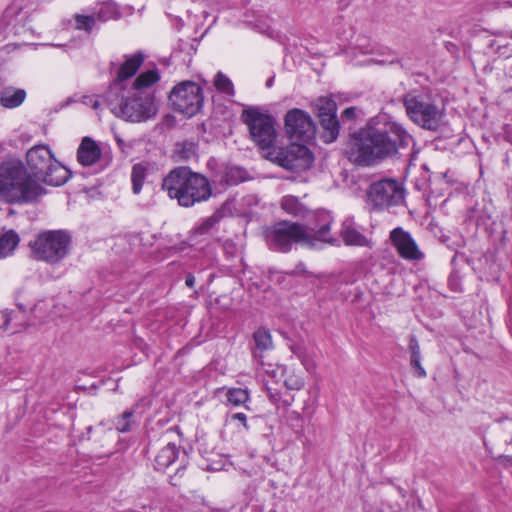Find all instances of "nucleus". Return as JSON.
<instances>
[{
    "instance_id": "nucleus-1",
    "label": "nucleus",
    "mask_w": 512,
    "mask_h": 512,
    "mask_svg": "<svg viewBox=\"0 0 512 512\" xmlns=\"http://www.w3.org/2000/svg\"><path fill=\"white\" fill-rule=\"evenodd\" d=\"M416 140L407 127L387 113H379L350 134L349 145L354 161L360 166H375L404 157Z\"/></svg>"
},
{
    "instance_id": "nucleus-2",
    "label": "nucleus",
    "mask_w": 512,
    "mask_h": 512,
    "mask_svg": "<svg viewBox=\"0 0 512 512\" xmlns=\"http://www.w3.org/2000/svg\"><path fill=\"white\" fill-rule=\"evenodd\" d=\"M161 188L182 207H192L208 200L212 195L209 180L188 166L170 170L163 178Z\"/></svg>"
},
{
    "instance_id": "nucleus-3",
    "label": "nucleus",
    "mask_w": 512,
    "mask_h": 512,
    "mask_svg": "<svg viewBox=\"0 0 512 512\" xmlns=\"http://www.w3.org/2000/svg\"><path fill=\"white\" fill-rule=\"evenodd\" d=\"M103 99L116 117L134 123L145 122L158 112L154 92H134L115 86L105 91Z\"/></svg>"
},
{
    "instance_id": "nucleus-4",
    "label": "nucleus",
    "mask_w": 512,
    "mask_h": 512,
    "mask_svg": "<svg viewBox=\"0 0 512 512\" xmlns=\"http://www.w3.org/2000/svg\"><path fill=\"white\" fill-rule=\"evenodd\" d=\"M46 193L37 179L21 163L0 165V194L13 203H31Z\"/></svg>"
},
{
    "instance_id": "nucleus-5",
    "label": "nucleus",
    "mask_w": 512,
    "mask_h": 512,
    "mask_svg": "<svg viewBox=\"0 0 512 512\" xmlns=\"http://www.w3.org/2000/svg\"><path fill=\"white\" fill-rule=\"evenodd\" d=\"M27 168L34 178L50 186H61L71 177V171L57 161L49 146L35 145L26 153Z\"/></svg>"
},
{
    "instance_id": "nucleus-6",
    "label": "nucleus",
    "mask_w": 512,
    "mask_h": 512,
    "mask_svg": "<svg viewBox=\"0 0 512 512\" xmlns=\"http://www.w3.org/2000/svg\"><path fill=\"white\" fill-rule=\"evenodd\" d=\"M72 236L66 230H46L40 232L29 243L31 255L35 260L55 265L69 254Z\"/></svg>"
},
{
    "instance_id": "nucleus-7",
    "label": "nucleus",
    "mask_w": 512,
    "mask_h": 512,
    "mask_svg": "<svg viewBox=\"0 0 512 512\" xmlns=\"http://www.w3.org/2000/svg\"><path fill=\"white\" fill-rule=\"evenodd\" d=\"M404 185L396 178L385 177L373 181L365 193V202L371 212H383L405 202Z\"/></svg>"
},
{
    "instance_id": "nucleus-8",
    "label": "nucleus",
    "mask_w": 512,
    "mask_h": 512,
    "mask_svg": "<svg viewBox=\"0 0 512 512\" xmlns=\"http://www.w3.org/2000/svg\"><path fill=\"white\" fill-rule=\"evenodd\" d=\"M241 120L247 126L251 141L266 153L275 147L277 121L274 116L263 113L258 107L244 109Z\"/></svg>"
},
{
    "instance_id": "nucleus-9",
    "label": "nucleus",
    "mask_w": 512,
    "mask_h": 512,
    "mask_svg": "<svg viewBox=\"0 0 512 512\" xmlns=\"http://www.w3.org/2000/svg\"><path fill=\"white\" fill-rule=\"evenodd\" d=\"M402 103L414 124L429 131L439 129L444 112L434 102L421 94L408 92L403 96Z\"/></svg>"
},
{
    "instance_id": "nucleus-10",
    "label": "nucleus",
    "mask_w": 512,
    "mask_h": 512,
    "mask_svg": "<svg viewBox=\"0 0 512 512\" xmlns=\"http://www.w3.org/2000/svg\"><path fill=\"white\" fill-rule=\"evenodd\" d=\"M265 237L270 248L275 251L287 253L294 244H308L312 246V235L298 222L282 220L274 223L265 231Z\"/></svg>"
},
{
    "instance_id": "nucleus-11",
    "label": "nucleus",
    "mask_w": 512,
    "mask_h": 512,
    "mask_svg": "<svg viewBox=\"0 0 512 512\" xmlns=\"http://www.w3.org/2000/svg\"><path fill=\"white\" fill-rule=\"evenodd\" d=\"M168 100L174 111L191 118L198 114L203 107V89L194 81L184 80L173 86Z\"/></svg>"
},
{
    "instance_id": "nucleus-12",
    "label": "nucleus",
    "mask_w": 512,
    "mask_h": 512,
    "mask_svg": "<svg viewBox=\"0 0 512 512\" xmlns=\"http://www.w3.org/2000/svg\"><path fill=\"white\" fill-rule=\"evenodd\" d=\"M264 157L286 170L297 173L310 169L314 161L309 148L296 143L286 147H274L265 153Z\"/></svg>"
},
{
    "instance_id": "nucleus-13",
    "label": "nucleus",
    "mask_w": 512,
    "mask_h": 512,
    "mask_svg": "<svg viewBox=\"0 0 512 512\" xmlns=\"http://www.w3.org/2000/svg\"><path fill=\"white\" fill-rule=\"evenodd\" d=\"M284 128L289 139L310 143L316 135V125L310 114L302 109H290L284 117Z\"/></svg>"
},
{
    "instance_id": "nucleus-14",
    "label": "nucleus",
    "mask_w": 512,
    "mask_h": 512,
    "mask_svg": "<svg viewBox=\"0 0 512 512\" xmlns=\"http://www.w3.org/2000/svg\"><path fill=\"white\" fill-rule=\"evenodd\" d=\"M333 217L326 210H318L309 214L304 226L305 230L312 235V246L314 241H321L332 245H339L336 238L330 236Z\"/></svg>"
},
{
    "instance_id": "nucleus-15",
    "label": "nucleus",
    "mask_w": 512,
    "mask_h": 512,
    "mask_svg": "<svg viewBox=\"0 0 512 512\" xmlns=\"http://www.w3.org/2000/svg\"><path fill=\"white\" fill-rule=\"evenodd\" d=\"M389 239L402 259L407 261H421L424 259L425 255L419 249L412 235L402 227L394 228L390 232Z\"/></svg>"
},
{
    "instance_id": "nucleus-16",
    "label": "nucleus",
    "mask_w": 512,
    "mask_h": 512,
    "mask_svg": "<svg viewBox=\"0 0 512 512\" xmlns=\"http://www.w3.org/2000/svg\"><path fill=\"white\" fill-rule=\"evenodd\" d=\"M145 56L141 51L133 55H125V61L120 65L116 78L110 84L109 88L126 89L125 81L134 76L144 62Z\"/></svg>"
},
{
    "instance_id": "nucleus-17",
    "label": "nucleus",
    "mask_w": 512,
    "mask_h": 512,
    "mask_svg": "<svg viewBox=\"0 0 512 512\" xmlns=\"http://www.w3.org/2000/svg\"><path fill=\"white\" fill-rule=\"evenodd\" d=\"M247 179V171L239 166L225 165L213 174V181L221 186H235Z\"/></svg>"
},
{
    "instance_id": "nucleus-18",
    "label": "nucleus",
    "mask_w": 512,
    "mask_h": 512,
    "mask_svg": "<svg viewBox=\"0 0 512 512\" xmlns=\"http://www.w3.org/2000/svg\"><path fill=\"white\" fill-rule=\"evenodd\" d=\"M340 236L347 246H369V240L358 230L353 218H346L342 222Z\"/></svg>"
},
{
    "instance_id": "nucleus-19",
    "label": "nucleus",
    "mask_w": 512,
    "mask_h": 512,
    "mask_svg": "<svg viewBox=\"0 0 512 512\" xmlns=\"http://www.w3.org/2000/svg\"><path fill=\"white\" fill-rule=\"evenodd\" d=\"M101 157V149L90 137H84L77 150V160L83 166H92Z\"/></svg>"
},
{
    "instance_id": "nucleus-20",
    "label": "nucleus",
    "mask_w": 512,
    "mask_h": 512,
    "mask_svg": "<svg viewBox=\"0 0 512 512\" xmlns=\"http://www.w3.org/2000/svg\"><path fill=\"white\" fill-rule=\"evenodd\" d=\"M183 451L185 450L178 447L175 443L167 442L155 457V469L165 470L176 460L181 461Z\"/></svg>"
},
{
    "instance_id": "nucleus-21",
    "label": "nucleus",
    "mask_w": 512,
    "mask_h": 512,
    "mask_svg": "<svg viewBox=\"0 0 512 512\" xmlns=\"http://www.w3.org/2000/svg\"><path fill=\"white\" fill-rule=\"evenodd\" d=\"M26 98L24 89L5 87L0 91V104L8 109L19 107Z\"/></svg>"
},
{
    "instance_id": "nucleus-22",
    "label": "nucleus",
    "mask_w": 512,
    "mask_h": 512,
    "mask_svg": "<svg viewBox=\"0 0 512 512\" xmlns=\"http://www.w3.org/2000/svg\"><path fill=\"white\" fill-rule=\"evenodd\" d=\"M160 80L157 68L146 70L140 73L134 80L130 90L134 92H152L149 90Z\"/></svg>"
},
{
    "instance_id": "nucleus-23",
    "label": "nucleus",
    "mask_w": 512,
    "mask_h": 512,
    "mask_svg": "<svg viewBox=\"0 0 512 512\" xmlns=\"http://www.w3.org/2000/svg\"><path fill=\"white\" fill-rule=\"evenodd\" d=\"M408 348L410 352V366L414 376L418 378L426 377V371L421 365L420 345L415 335L410 336Z\"/></svg>"
},
{
    "instance_id": "nucleus-24",
    "label": "nucleus",
    "mask_w": 512,
    "mask_h": 512,
    "mask_svg": "<svg viewBox=\"0 0 512 512\" xmlns=\"http://www.w3.org/2000/svg\"><path fill=\"white\" fill-rule=\"evenodd\" d=\"M254 349L253 357L257 360H261L262 353L272 348V338L270 332L265 328H259L253 333Z\"/></svg>"
},
{
    "instance_id": "nucleus-25",
    "label": "nucleus",
    "mask_w": 512,
    "mask_h": 512,
    "mask_svg": "<svg viewBox=\"0 0 512 512\" xmlns=\"http://www.w3.org/2000/svg\"><path fill=\"white\" fill-rule=\"evenodd\" d=\"M320 125L323 129L321 138L325 143L334 142L339 135L340 123L336 116L319 118Z\"/></svg>"
},
{
    "instance_id": "nucleus-26",
    "label": "nucleus",
    "mask_w": 512,
    "mask_h": 512,
    "mask_svg": "<svg viewBox=\"0 0 512 512\" xmlns=\"http://www.w3.org/2000/svg\"><path fill=\"white\" fill-rule=\"evenodd\" d=\"M313 106L318 119L337 115V104L332 97H319L315 100Z\"/></svg>"
},
{
    "instance_id": "nucleus-27",
    "label": "nucleus",
    "mask_w": 512,
    "mask_h": 512,
    "mask_svg": "<svg viewBox=\"0 0 512 512\" xmlns=\"http://www.w3.org/2000/svg\"><path fill=\"white\" fill-rule=\"evenodd\" d=\"M197 155V145L193 141L177 142L173 151L176 161H188Z\"/></svg>"
},
{
    "instance_id": "nucleus-28",
    "label": "nucleus",
    "mask_w": 512,
    "mask_h": 512,
    "mask_svg": "<svg viewBox=\"0 0 512 512\" xmlns=\"http://www.w3.org/2000/svg\"><path fill=\"white\" fill-rule=\"evenodd\" d=\"M19 235L14 230H9L0 236V258L11 254L18 246Z\"/></svg>"
},
{
    "instance_id": "nucleus-29",
    "label": "nucleus",
    "mask_w": 512,
    "mask_h": 512,
    "mask_svg": "<svg viewBox=\"0 0 512 512\" xmlns=\"http://www.w3.org/2000/svg\"><path fill=\"white\" fill-rule=\"evenodd\" d=\"M250 400V394L247 389L228 388L226 391L227 404L232 406H241Z\"/></svg>"
},
{
    "instance_id": "nucleus-30",
    "label": "nucleus",
    "mask_w": 512,
    "mask_h": 512,
    "mask_svg": "<svg viewBox=\"0 0 512 512\" xmlns=\"http://www.w3.org/2000/svg\"><path fill=\"white\" fill-rule=\"evenodd\" d=\"M281 208L293 216H304V206L295 196H285L281 201Z\"/></svg>"
},
{
    "instance_id": "nucleus-31",
    "label": "nucleus",
    "mask_w": 512,
    "mask_h": 512,
    "mask_svg": "<svg viewBox=\"0 0 512 512\" xmlns=\"http://www.w3.org/2000/svg\"><path fill=\"white\" fill-rule=\"evenodd\" d=\"M76 30L84 31L87 34H91L94 28L96 27L97 19L95 15H82L75 14L74 15Z\"/></svg>"
},
{
    "instance_id": "nucleus-32",
    "label": "nucleus",
    "mask_w": 512,
    "mask_h": 512,
    "mask_svg": "<svg viewBox=\"0 0 512 512\" xmlns=\"http://www.w3.org/2000/svg\"><path fill=\"white\" fill-rule=\"evenodd\" d=\"M145 177L146 167L139 163L135 164L132 167L131 172L132 191L134 194H139L141 192Z\"/></svg>"
},
{
    "instance_id": "nucleus-33",
    "label": "nucleus",
    "mask_w": 512,
    "mask_h": 512,
    "mask_svg": "<svg viewBox=\"0 0 512 512\" xmlns=\"http://www.w3.org/2000/svg\"><path fill=\"white\" fill-rule=\"evenodd\" d=\"M134 411L126 410L115 418L114 426L119 433L129 432L133 424Z\"/></svg>"
},
{
    "instance_id": "nucleus-34",
    "label": "nucleus",
    "mask_w": 512,
    "mask_h": 512,
    "mask_svg": "<svg viewBox=\"0 0 512 512\" xmlns=\"http://www.w3.org/2000/svg\"><path fill=\"white\" fill-rule=\"evenodd\" d=\"M215 88L228 96H234L235 90L232 81L222 72H218L214 79Z\"/></svg>"
},
{
    "instance_id": "nucleus-35",
    "label": "nucleus",
    "mask_w": 512,
    "mask_h": 512,
    "mask_svg": "<svg viewBox=\"0 0 512 512\" xmlns=\"http://www.w3.org/2000/svg\"><path fill=\"white\" fill-rule=\"evenodd\" d=\"M304 384V379L294 372L289 373L284 379V385L289 390H301Z\"/></svg>"
},
{
    "instance_id": "nucleus-36",
    "label": "nucleus",
    "mask_w": 512,
    "mask_h": 512,
    "mask_svg": "<svg viewBox=\"0 0 512 512\" xmlns=\"http://www.w3.org/2000/svg\"><path fill=\"white\" fill-rule=\"evenodd\" d=\"M221 219L219 213H214L210 217L206 218L200 225H198L195 229L197 234H205L211 228H213Z\"/></svg>"
},
{
    "instance_id": "nucleus-37",
    "label": "nucleus",
    "mask_w": 512,
    "mask_h": 512,
    "mask_svg": "<svg viewBox=\"0 0 512 512\" xmlns=\"http://www.w3.org/2000/svg\"><path fill=\"white\" fill-rule=\"evenodd\" d=\"M116 14V8L112 3H105L100 10L95 14V17L100 22H105L111 19Z\"/></svg>"
},
{
    "instance_id": "nucleus-38",
    "label": "nucleus",
    "mask_w": 512,
    "mask_h": 512,
    "mask_svg": "<svg viewBox=\"0 0 512 512\" xmlns=\"http://www.w3.org/2000/svg\"><path fill=\"white\" fill-rule=\"evenodd\" d=\"M188 464V456L186 451H183V456L181 458V466L176 470L174 475H171L169 478V482L173 486L180 485L179 479L184 475V471L186 465Z\"/></svg>"
},
{
    "instance_id": "nucleus-39",
    "label": "nucleus",
    "mask_w": 512,
    "mask_h": 512,
    "mask_svg": "<svg viewBox=\"0 0 512 512\" xmlns=\"http://www.w3.org/2000/svg\"><path fill=\"white\" fill-rule=\"evenodd\" d=\"M489 46L501 57L508 58L512 55V48H510L507 44L501 45L496 40H492Z\"/></svg>"
},
{
    "instance_id": "nucleus-40",
    "label": "nucleus",
    "mask_w": 512,
    "mask_h": 512,
    "mask_svg": "<svg viewBox=\"0 0 512 512\" xmlns=\"http://www.w3.org/2000/svg\"><path fill=\"white\" fill-rule=\"evenodd\" d=\"M222 248H223V251H224L225 255L228 258L234 257L236 255V253H237V246L230 239H227V240L223 241Z\"/></svg>"
},
{
    "instance_id": "nucleus-41",
    "label": "nucleus",
    "mask_w": 512,
    "mask_h": 512,
    "mask_svg": "<svg viewBox=\"0 0 512 512\" xmlns=\"http://www.w3.org/2000/svg\"><path fill=\"white\" fill-rule=\"evenodd\" d=\"M266 391H267V396L269 398V400L275 404V405H280V401H281V393L278 389L276 388H273L271 386H266Z\"/></svg>"
},
{
    "instance_id": "nucleus-42",
    "label": "nucleus",
    "mask_w": 512,
    "mask_h": 512,
    "mask_svg": "<svg viewBox=\"0 0 512 512\" xmlns=\"http://www.w3.org/2000/svg\"><path fill=\"white\" fill-rule=\"evenodd\" d=\"M301 364L304 366V368L306 369V371L308 372H313L316 368V364L314 362V360L307 354L305 353L303 356H301L299 358Z\"/></svg>"
},
{
    "instance_id": "nucleus-43",
    "label": "nucleus",
    "mask_w": 512,
    "mask_h": 512,
    "mask_svg": "<svg viewBox=\"0 0 512 512\" xmlns=\"http://www.w3.org/2000/svg\"><path fill=\"white\" fill-rule=\"evenodd\" d=\"M231 420L238 421L246 431H248L250 429V426L248 425V422H247V416L245 413H242V412L234 413L231 415Z\"/></svg>"
},
{
    "instance_id": "nucleus-44",
    "label": "nucleus",
    "mask_w": 512,
    "mask_h": 512,
    "mask_svg": "<svg viewBox=\"0 0 512 512\" xmlns=\"http://www.w3.org/2000/svg\"><path fill=\"white\" fill-rule=\"evenodd\" d=\"M290 350L298 359L306 353L305 349L300 344H292Z\"/></svg>"
},
{
    "instance_id": "nucleus-45",
    "label": "nucleus",
    "mask_w": 512,
    "mask_h": 512,
    "mask_svg": "<svg viewBox=\"0 0 512 512\" xmlns=\"http://www.w3.org/2000/svg\"><path fill=\"white\" fill-rule=\"evenodd\" d=\"M356 115L354 107H348L343 110L341 117L346 119H353Z\"/></svg>"
},
{
    "instance_id": "nucleus-46",
    "label": "nucleus",
    "mask_w": 512,
    "mask_h": 512,
    "mask_svg": "<svg viewBox=\"0 0 512 512\" xmlns=\"http://www.w3.org/2000/svg\"><path fill=\"white\" fill-rule=\"evenodd\" d=\"M286 369L284 367H278L277 369L273 370H266V373L269 374L272 378H276L277 374L280 373L281 376H283Z\"/></svg>"
},
{
    "instance_id": "nucleus-47",
    "label": "nucleus",
    "mask_w": 512,
    "mask_h": 512,
    "mask_svg": "<svg viewBox=\"0 0 512 512\" xmlns=\"http://www.w3.org/2000/svg\"><path fill=\"white\" fill-rule=\"evenodd\" d=\"M185 284L186 286H188L189 288H194L195 286V277L192 273H188L185 277Z\"/></svg>"
},
{
    "instance_id": "nucleus-48",
    "label": "nucleus",
    "mask_w": 512,
    "mask_h": 512,
    "mask_svg": "<svg viewBox=\"0 0 512 512\" xmlns=\"http://www.w3.org/2000/svg\"><path fill=\"white\" fill-rule=\"evenodd\" d=\"M293 400H294L293 396H289V398H285V399L281 398L280 405H282L284 407H289L292 404Z\"/></svg>"
},
{
    "instance_id": "nucleus-49",
    "label": "nucleus",
    "mask_w": 512,
    "mask_h": 512,
    "mask_svg": "<svg viewBox=\"0 0 512 512\" xmlns=\"http://www.w3.org/2000/svg\"><path fill=\"white\" fill-rule=\"evenodd\" d=\"M103 96H104V94H103L102 96H100V99H96V100L94 101V103H93V105H92V107H93L94 109H97V108H98L100 105H102V104L106 105V103L104 102Z\"/></svg>"
},
{
    "instance_id": "nucleus-50",
    "label": "nucleus",
    "mask_w": 512,
    "mask_h": 512,
    "mask_svg": "<svg viewBox=\"0 0 512 512\" xmlns=\"http://www.w3.org/2000/svg\"><path fill=\"white\" fill-rule=\"evenodd\" d=\"M3 317L5 318V321H4V326L5 328L7 327L8 323L10 322V313L8 312H5L3 314Z\"/></svg>"
},
{
    "instance_id": "nucleus-51",
    "label": "nucleus",
    "mask_w": 512,
    "mask_h": 512,
    "mask_svg": "<svg viewBox=\"0 0 512 512\" xmlns=\"http://www.w3.org/2000/svg\"><path fill=\"white\" fill-rule=\"evenodd\" d=\"M398 492L402 495V497H405V491L401 487H397Z\"/></svg>"
},
{
    "instance_id": "nucleus-52",
    "label": "nucleus",
    "mask_w": 512,
    "mask_h": 512,
    "mask_svg": "<svg viewBox=\"0 0 512 512\" xmlns=\"http://www.w3.org/2000/svg\"><path fill=\"white\" fill-rule=\"evenodd\" d=\"M272 83H273V78H270V79H268V80H267V82H266V86H267V87H271V86H272Z\"/></svg>"
},
{
    "instance_id": "nucleus-53",
    "label": "nucleus",
    "mask_w": 512,
    "mask_h": 512,
    "mask_svg": "<svg viewBox=\"0 0 512 512\" xmlns=\"http://www.w3.org/2000/svg\"><path fill=\"white\" fill-rule=\"evenodd\" d=\"M452 47H453V48H455V47H456V46H455V44H453V43H451V42L447 43V48H448L449 50H450V49H452Z\"/></svg>"
},
{
    "instance_id": "nucleus-54",
    "label": "nucleus",
    "mask_w": 512,
    "mask_h": 512,
    "mask_svg": "<svg viewBox=\"0 0 512 512\" xmlns=\"http://www.w3.org/2000/svg\"><path fill=\"white\" fill-rule=\"evenodd\" d=\"M452 47H453V48H455V47H456V46H455V44H453V43H451V42L447 43V48H448L449 50H450V49H452Z\"/></svg>"
},
{
    "instance_id": "nucleus-55",
    "label": "nucleus",
    "mask_w": 512,
    "mask_h": 512,
    "mask_svg": "<svg viewBox=\"0 0 512 512\" xmlns=\"http://www.w3.org/2000/svg\"><path fill=\"white\" fill-rule=\"evenodd\" d=\"M92 430H93V427L92 426H88L87 427V434L90 435Z\"/></svg>"
}]
</instances>
